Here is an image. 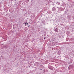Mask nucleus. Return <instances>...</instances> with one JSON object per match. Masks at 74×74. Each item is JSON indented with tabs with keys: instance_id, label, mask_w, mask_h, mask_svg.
<instances>
[{
	"instance_id": "f257e3e1",
	"label": "nucleus",
	"mask_w": 74,
	"mask_h": 74,
	"mask_svg": "<svg viewBox=\"0 0 74 74\" xmlns=\"http://www.w3.org/2000/svg\"><path fill=\"white\" fill-rule=\"evenodd\" d=\"M55 32H58V28H56L55 29Z\"/></svg>"
},
{
	"instance_id": "7ed1b4c3",
	"label": "nucleus",
	"mask_w": 74,
	"mask_h": 74,
	"mask_svg": "<svg viewBox=\"0 0 74 74\" xmlns=\"http://www.w3.org/2000/svg\"><path fill=\"white\" fill-rule=\"evenodd\" d=\"M56 4H58V5H60V3L59 2H57L56 3Z\"/></svg>"
},
{
	"instance_id": "0eeeda50",
	"label": "nucleus",
	"mask_w": 74,
	"mask_h": 74,
	"mask_svg": "<svg viewBox=\"0 0 74 74\" xmlns=\"http://www.w3.org/2000/svg\"><path fill=\"white\" fill-rule=\"evenodd\" d=\"M28 23H27V25H28Z\"/></svg>"
},
{
	"instance_id": "423d86ee",
	"label": "nucleus",
	"mask_w": 74,
	"mask_h": 74,
	"mask_svg": "<svg viewBox=\"0 0 74 74\" xmlns=\"http://www.w3.org/2000/svg\"><path fill=\"white\" fill-rule=\"evenodd\" d=\"M30 26V25L28 26V27H29Z\"/></svg>"
},
{
	"instance_id": "39448f33",
	"label": "nucleus",
	"mask_w": 74,
	"mask_h": 74,
	"mask_svg": "<svg viewBox=\"0 0 74 74\" xmlns=\"http://www.w3.org/2000/svg\"><path fill=\"white\" fill-rule=\"evenodd\" d=\"M1 65H0V69H1Z\"/></svg>"
},
{
	"instance_id": "f03ea898",
	"label": "nucleus",
	"mask_w": 74,
	"mask_h": 74,
	"mask_svg": "<svg viewBox=\"0 0 74 74\" xmlns=\"http://www.w3.org/2000/svg\"><path fill=\"white\" fill-rule=\"evenodd\" d=\"M56 10V9H55V8L53 7L52 8V11H54Z\"/></svg>"
},
{
	"instance_id": "6e6552de",
	"label": "nucleus",
	"mask_w": 74,
	"mask_h": 74,
	"mask_svg": "<svg viewBox=\"0 0 74 74\" xmlns=\"http://www.w3.org/2000/svg\"><path fill=\"white\" fill-rule=\"evenodd\" d=\"M45 38H44V39H45Z\"/></svg>"
},
{
	"instance_id": "20e7f679",
	"label": "nucleus",
	"mask_w": 74,
	"mask_h": 74,
	"mask_svg": "<svg viewBox=\"0 0 74 74\" xmlns=\"http://www.w3.org/2000/svg\"><path fill=\"white\" fill-rule=\"evenodd\" d=\"M26 25H27V23H25V26H26Z\"/></svg>"
}]
</instances>
